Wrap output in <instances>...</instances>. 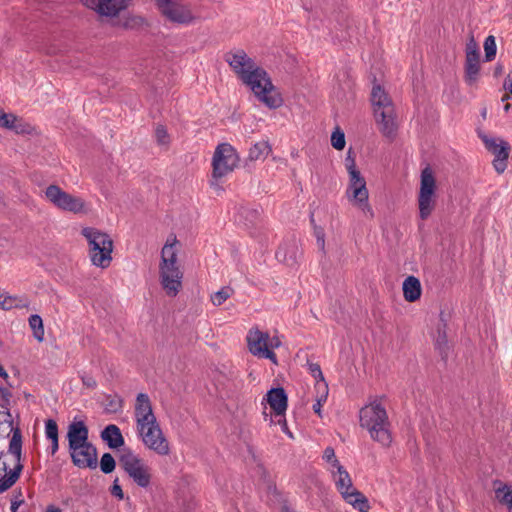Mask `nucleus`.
<instances>
[{"label": "nucleus", "mask_w": 512, "mask_h": 512, "mask_svg": "<svg viewBox=\"0 0 512 512\" xmlns=\"http://www.w3.org/2000/svg\"><path fill=\"white\" fill-rule=\"evenodd\" d=\"M224 59L242 83L248 86L266 107L277 109L283 105V98L273 85L268 73L243 49L227 52Z\"/></svg>", "instance_id": "nucleus-1"}, {"label": "nucleus", "mask_w": 512, "mask_h": 512, "mask_svg": "<svg viewBox=\"0 0 512 512\" xmlns=\"http://www.w3.org/2000/svg\"><path fill=\"white\" fill-rule=\"evenodd\" d=\"M68 448L72 463L81 469L97 467V449L89 441V430L82 420H73L67 430Z\"/></svg>", "instance_id": "nucleus-2"}, {"label": "nucleus", "mask_w": 512, "mask_h": 512, "mask_svg": "<svg viewBox=\"0 0 512 512\" xmlns=\"http://www.w3.org/2000/svg\"><path fill=\"white\" fill-rule=\"evenodd\" d=\"M360 425L368 430L371 438L383 447H389L392 436L389 430V420L386 409L378 399L370 401L361 408Z\"/></svg>", "instance_id": "nucleus-3"}, {"label": "nucleus", "mask_w": 512, "mask_h": 512, "mask_svg": "<svg viewBox=\"0 0 512 512\" xmlns=\"http://www.w3.org/2000/svg\"><path fill=\"white\" fill-rule=\"evenodd\" d=\"M177 239L170 236L161 251L159 265L160 283L170 297H175L182 288L183 273L177 263Z\"/></svg>", "instance_id": "nucleus-4"}, {"label": "nucleus", "mask_w": 512, "mask_h": 512, "mask_svg": "<svg viewBox=\"0 0 512 512\" xmlns=\"http://www.w3.org/2000/svg\"><path fill=\"white\" fill-rule=\"evenodd\" d=\"M371 103L374 117L381 133L387 137L394 136L397 130L394 104L387 92L379 85L373 86Z\"/></svg>", "instance_id": "nucleus-5"}, {"label": "nucleus", "mask_w": 512, "mask_h": 512, "mask_svg": "<svg viewBox=\"0 0 512 512\" xmlns=\"http://www.w3.org/2000/svg\"><path fill=\"white\" fill-rule=\"evenodd\" d=\"M239 155L229 143L219 144L212 157V178L210 185L215 190H222L220 179L232 173L239 164Z\"/></svg>", "instance_id": "nucleus-6"}, {"label": "nucleus", "mask_w": 512, "mask_h": 512, "mask_svg": "<svg viewBox=\"0 0 512 512\" xmlns=\"http://www.w3.org/2000/svg\"><path fill=\"white\" fill-rule=\"evenodd\" d=\"M82 235L89 244V253L92 263L101 268H107L112 261L113 241L110 236L96 228L85 227Z\"/></svg>", "instance_id": "nucleus-7"}, {"label": "nucleus", "mask_w": 512, "mask_h": 512, "mask_svg": "<svg viewBox=\"0 0 512 512\" xmlns=\"http://www.w3.org/2000/svg\"><path fill=\"white\" fill-rule=\"evenodd\" d=\"M119 464L129 478L140 488H148L152 482L150 466L131 449H124L119 457Z\"/></svg>", "instance_id": "nucleus-8"}, {"label": "nucleus", "mask_w": 512, "mask_h": 512, "mask_svg": "<svg viewBox=\"0 0 512 512\" xmlns=\"http://www.w3.org/2000/svg\"><path fill=\"white\" fill-rule=\"evenodd\" d=\"M436 179L430 167L421 171L420 189L418 194L419 217L428 219L436 206Z\"/></svg>", "instance_id": "nucleus-9"}, {"label": "nucleus", "mask_w": 512, "mask_h": 512, "mask_svg": "<svg viewBox=\"0 0 512 512\" xmlns=\"http://www.w3.org/2000/svg\"><path fill=\"white\" fill-rule=\"evenodd\" d=\"M137 435L143 445L159 456L170 454V443L158 422L136 428Z\"/></svg>", "instance_id": "nucleus-10"}, {"label": "nucleus", "mask_w": 512, "mask_h": 512, "mask_svg": "<svg viewBox=\"0 0 512 512\" xmlns=\"http://www.w3.org/2000/svg\"><path fill=\"white\" fill-rule=\"evenodd\" d=\"M346 194L353 205L357 206L365 215L373 217L374 213L368 202L369 192L366 181L360 171H351Z\"/></svg>", "instance_id": "nucleus-11"}, {"label": "nucleus", "mask_w": 512, "mask_h": 512, "mask_svg": "<svg viewBox=\"0 0 512 512\" xmlns=\"http://www.w3.org/2000/svg\"><path fill=\"white\" fill-rule=\"evenodd\" d=\"M45 196L55 207L63 211L80 213L85 207L82 198L65 192L57 185H49L45 190Z\"/></svg>", "instance_id": "nucleus-12"}, {"label": "nucleus", "mask_w": 512, "mask_h": 512, "mask_svg": "<svg viewBox=\"0 0 512 512\" xmlns=\"http://www.w3.org/2000/svg\"><path fill=\"white\" fill-rule=\"evenodd\" d=\"M479 137L485 145V148L494 155L493 167L498 174H502L507 168V160L510 152V144L495 137H489L486 134L479 133Z\"/></svg>", "instance_id": "nucleus-13"}, {"label": "nucleus", "mask_w": 512, "mask_h": 512, "mask_svg": "<svg viewBox=\"0 0 512 512\" xmlns=\"http://www.w3.org/2000/svg\"><path fill=\"white\" fill-rule=\"evenodd\" d=\"M156 4L161 13L172 22L187 25L194 20L189 7L180 0H156Z\"/></svg>", "instance_id": "nucleus-14"}, {"label": "nucleus", "mask_w": 512, "mask_h": 512, "mask_svg": "<svg viewBox=\"0 0 512 512\" xmlns=\"http://www.w3.org/2000/svg\"><path fill=\"white\" fill-rule=\"evenodd\" d=\"M269 335L260 330H250L247 335L249 351L259 358L269 359L277 363L275 353L269 348Z\"/></svg>", "instance_id": "nucleus-15"}, {"label": "nucleus", "mask_w": 512, "mask_h": 512, "mask_svg": "<svg viewBox=\"0 0 512 512\" xmlns=\"http://www.w3.org/2000/svg\"><path fill=\"white\" fill-rule=\"evenodd\" d=\"M134 409L136 428L157 422L150 398L146 393L137 395Z\"/></svg>", "instance_id": "nucleus-16"}, {"label": "nucleus", "mask_w": 512, "mask_h": 512, "mask_svg": "<svg viewBox=\"0 0 512 512\" xmlns=\"http://www.w3.org/2000/svg\"><path fill=\"white\" fill-rule=\"evenodd\" d=\"M267 402L276 415H282L287 409V395L283 388H272L267 393Z\"/></svg>", "instance_id": "nucleus-17"}, {"label": "nucleus", "mask_w": 512, "mask_h": 512, "mask_svg": "<svg viewBox=\"0 0 512 512\" xmlns=\"http://www.w3.org/2000/svg\"><path fill=\"white\" fill-rule=\"evenodd\" d=\"M342 498L346 503L351 505L354 509L358 510L359 512H368L370 509L367 497L362 492L357 490L355 487H353L346 493L342 492Z\"/></svg>", "instance_id": "nucleus-18"}, {"label": "nucleus", "mask_w": 512, "mask_h": 512, "mask_svg": "<svg viewBox=\"0 0 512 512\" xmlns=\"http://www.w3.org/2000/svg\"><path fill=\"white\" fill-rule=\"evenodd\" d=\"M101 439L111 449H118L124 445V438L121 430L115 424H109L102 430Z\"/></svg>", "instance_id": "nucleus-19"}, {"label": "nucleus", "mask_w": 512, "mask_h": 512, "mask_svg": "<svg viewBox=\"0 0 512 512\" xmlns=\"http://www.w3.org/2000/svg\"><path fill=\"white\" fill-rule=\"evenodd\" d=\"M493 487L496 501L508 511L512 506V484L495 480L493 482Z\"/></svg>", "instance_id": "nucleus-20"}, {"label": "nucleus", "mask_w": 512, "mask_h": 512, "mask_svg": "<svg viewBox=\"0 0 512 512\" xmlns=\"http://www.w3.org/2000/svg\"><path fill=\"white\" fill-rule=\"evenodd\" d=\"M330 473L336 489L341 496L342 492L346 493L354 487L348 471L343 466H339L336 470L330 469Z\"/></svg>", "instance_id": "nucleus-21"}, {"label": "nucleus", "mask_w": 512, "mask_h": 512, "mask_svg": "<svg viewBox=\"0 0 512 512\" xmlns=\"http://www.w3.org/2000/svg\"><path fill=\"white\" fill-rule=\"evenodd\" d=\"M404 299L408 302L417 301L422 292L420 280L415 276H408L402 285Z\"/></svg>", "instance_id": "nucleus-22"}, {"label": "nucleus", "mask_w": 512, "mask_h": 512, "mask_svg": "<svg viewBox=\"0 0 512 512\" xmlns=\"http://www.w3.org/2000/svg\"><path fill=\"white\" fill-rule=\"evenodd\" d=\"M480 71V56H466L465 80L469 85L475 83Z\"/></svg>", "instance_id": "nucleus-23"}, {"label": "nucleus", "mask_w": 512, "mask_h": 512, "mask_svg": "<svg viewBox=\"0 0 512 512\" xmlns=\"http://www.w3.org/2000/svg\"><path fill=\"white\" fill-rule=\"evenodd\" d=\"M315 393V403L313 404L312 408L313 411L321 417V408L323 404L327 401L329 393V388L326 381H318L317 383H315Z\"/></svg>", "instance_id": "nucleus-24"}, {"label": "nucleus", "mask_w": 512, "mask_h": 512, "mask_svg": "<svg viewBox=\"0 0 512 512\" xmlns=\"http://www.w3.org/2000/svg\"><path fill=\"white\" fill-rule=\"evenodd\" d=\"M131 0H104L103 7L101 8V15L116 16L122 10L126 9Z\"/></svg>", "instance_id": "nucleus-25"}, {"label": "nucleus", "mask_w": 512, "mask_h": 512, "mask_svg": "<svg viewBox=\"0 0 512 512\" xmlns=\"http://www.w3.org/2000/svg\"><path fill=\"white\" fill-rule=\"evenodd\" d=\"M270 152V144L267 141H259L249 149L248 158L250 161L264 160Z\"/></svg>", "instance_id": "nucleus-26"}, {"label": "nucleus", "mask_w": 512, "mask_h": 512, "mask_svg": "<svg viewBox=\"0 0 512 512\" xmlns=\"http://www.w3.org/2000/svg\"><path fill=\"white\" fill-rule=\"evenodd\" d=\"M29 326L33 331V336L39 342H42L44 339V327L43 320L38 314H33L29 317Z\"/></svg>", "instance_id": "nucleus-27"}, {"label": "nucleus", "mask_w": 512, "mask_h": 512, "mask_svg": "<svg viewBox=\"0 0 512 512\" xmlns=\"http://www.w3.org/2000/svg\"><path fill=\"white\" fill-rule=\"evenodd\" d=\"M28 304L26 301L19 299L17 296L5 295L0 296V308L3 310H10L14 307H27Z\"/></svg>", "instance_id": "nucleus-28"}, {"label": "nucleus", "mask_w": 512, "mask_h": 512, "mask_svg": "<svg viewBox=\"0 0 512 512\" xmlns=\"http://www.w3.org/2000/svg\"><path fill=\"white\" fill-rule=\"evenodd\" d=\"M322 458L329 465V471L330 469L336 470L339 466H342L335 455L334 449L330 446L325 448Z\"/></svg>", "instance_id": "nucleus-29"}, {"label": "nucleus", "mask_w": 512, "mask_h": 512, "mask_svg": "<svg viewBox=\"0 0 512 512\" xmlns=\"http://www.w3.org/2000/svg\"><path fill=\"white\" fill-rule=\"evenodd\" d=\"M484 51L486 61H492L495 58L497 46L494 36L490 35L485 39Z\"/></svg>", "instance_id": "nucleus-30"}, {"label": "nucleus", "mask_w": 512, "mask_h": 512, "mask_svg": "<svg viewBox=\"0 0 512 512\" xmlns=\"http://www.w3.org/2000/svg\"><path fill=\"white\" fill-rule=\"evenodd\" d=\"M346 144L344 132L337 127L331 135V145L336 150L344 149Z\"/></svg>", "instance_id": "nucleus-31"}, {"label": "nucleus", "mask_w": 512, "mask_h": 512, "mask_svg": "<svg viewBox=\"0 0 512 512\" xmlns=\"http://www.w3.org/2000/svg\"><path fill=\"white\" fill-rule=\"evenodd\" d=\"M231 288L223 287L219 291L215 292L211 295V301L215 306L222 305L230 296H231Z\"/></svg>", "instance_id": "nucleus-32"}, {"label": "nucleus", "mask_w": 512, "mask_h": 512, "mask_svg": "<svg viewBox=\"0 0 512 512\" xmlns=\"http://www.w3.org/2000/svg\"><path fill=\"white\" fill-rule=\"evenodd\" d=\"M116 466L115 460L110 453H104L100 460V469L103 473L109 474L114 471Z\"/></svg>", "instance_id": "nucleus-33"}, {"label": "nucleus", "mask_w": 512, "mask_h": 512, "mask_svg": "<svg viewBox=\"0 0 512 512\" xmlns=\"http://www.w3.org/2000/svg\"><path fill=\"white\" fill-rule=\"evenodd\" d=\"M16 120L17 117L14 114L5 113L0 108V127L7 129H16L18 131L17 127L15 126Z\"/></svg>", "instance_id": "nucleus-34"}, {"label": "nucleus", "mask_w": 512, "mask_h": 512, "mask_svg": "<svg viewBox=\"0 0 512 512\" xmlns=\"http://www.w3.org/2000/svg\"><path fill=\"white\" fill-rule=\"evenodd\" d=\"M45 435L47 439H58V425L55 420L48 419L45 422Z\"/></svg>", "instance_id": "nucleus-35"}, {"label": "nucleus", "mask_w": 512, "mask_h": 512, "mask_svg": "<svg viewBox=\"0 0 512 512\" xmlns=\"http://www.w3.org/2000/svg\"><path fill=\"white\" fill-rule=\"evenodd\" d=\"M156 140L159 145H168L170 138L164 126L158 125L155 129Z\"/></svg>", "instance_id": "nucleus-36"}, {"label": "nucleus", "mask_w": 512, "mask_h": 512, "mask_svg": "<svg viewBox=\"0 0 512 512\" xmlns=\"http://www.w3.org/2000/svg\"><path fill=\"white\" fill-rule=\"evenodd\" d=\"M311 223L314 225V235L316 237L318 247L324 251L325 248V233L321 227L315 225L313 216H311Z\"/></svg>", "instance_id": "nucleus-37"}, {"label": "nucleus", "mask_w": 512, "mask_h": 512, "mask_svg": "<svg viewBox=\"0 0 512 512\" xmlns=\"http://www.w3.org/2000/svg\"><path fill=\"white\" fill-rule=\"evenodd\" d=\"M308 370L311 375L315 378L316 383L318 381H325L320 365L317 363H308Z\"/></svg>", "instance_id": "nucleus-38"}, {"label": "nucleus", "mask_w": 512, "mask_h": 512, "mask_svg": "<svg viewBox=\"0 0 512 512\" xmlns=\"http://www.w3.org/2000/svg\"><path fill=\"white\" fill-rule=\"evenodd\" d=\"M83 5L95 10L101 15V8L103 7L104 0H81Z\"/></svg>", "instance_id": "nucleus-39"}, {"label": "nucleus", "mask_w": 512, "mask_h": 512, "mask_svg": "<svg viewBox=\"0 0 512 512\" xmlns=\"http://www.w3.org/2000/svg\"><path fill=\"white\" fill-rule=\"evenodd\" d=\"M345 166H346V169L348 171V174H349V178L351 177V171H359L357 168H356V164H355V158L351 156V150L348 151L347 153V157L345 159Z\"/></svg>", "instance_id": "nucleus-40"}, {"label": "nucleus", "mask_w": 512, "mask_h": 512, "mask_svg": "<svg viewBox=\"0 0 512 512\" xmlns=\"http://www.w3.org/2000/svg\"><path fill=\"white\" fill-rule=\"evenodd\" d=\"M466 56H480L478 46L473 38L466 45Z\"/></svg>", "instance_id": "nucleus-41"}, {"label": "nucleus", "mask_w": 512, "mask_h": 512, "mask_svg": "<svg viewBox=\"0 0 512 512\" xmlns=\"http://www.w3.org/2000/svg\"><path fill=\"white\" fill-rule=\"evenodd\" d=\"M81 381L83 385L89 389H95L97 387V381L91 375L83 374L81 376Z\"/></svg>", "instance_id": "nucleus-42"}, {"label": "nucleus", "mask_w": 512, "mask_h": 512, "mask_svg": "<svg viewBox=\"0 0 512 512\" xmlns=\"http://www.w3.org/2000/svg\"><path fill=\"white\" fill-rule=\"evenodd\" d=\"M276 257L279 260L286 262V264L288 265H293V263L295 262L294 256L291 255L289 259L286 257V252L282 247L279 248L278 251L276 252Z\"/></svg>", "instance_id": "nucleus-43"}, {"label": "nucleus", "mask_w": 512, "mask_h": 512, "mask_svg": "<svg viewBox=\"0 0 512 512\" xmlns=\"http://www.w3.org/2000/svg\"><path fill=\"white\" fill-rule=\"evenodd\" d=\"M438 338L436 340V347L440 350L441 353L444 352V349L446 348L447 346V340H446V335L445 333H441L440 331L438 332Z\"/></svg>", "instance_id": "nucleus-44"}, {"label": "nucleus", "mask_w": 512, "mask_h": 512, "mask_svg": "<svg viewBox=\"0 0 512 512\" xmlns=\"http://www.w3.org/2000/svg\"><path fill=\"white\" fill-rule=\"evenodd\" d=\"M111 494L119 499H123L124 498V494H123V491H122V488L121 486L118 484V480L116 479L112 485V488H111Z\"/></svg>", "instance_id": "nucleus-45"}, {"label": "nucleus", "mask_w": 512, "mask_h": 512, "mask_svg": "<svg viewBox=\"0 0 512 512\" xmlns=\"http://www.w3.org/2000/svg\"><path fill=\"white\" fill-rule=\"evenodd\" d=\"M503 88L506 91H508L512 96V71H509V73L507 74L503 83Z\"/></svg>", "instance_id": "nucleus-46"}, {"label": "nucleus", "mask_w": 512, "mask_h": 512, "mask_svg": "<svg viewBox=\"0 0 512 512\" xmlns=\"http://www.w3.org/2000/svg\"><path fill=\"white\" fill-rule=\"evenodd\" d=\"M23 500L18 499L17 497L11 501L10 510L11 512H17L19 506L22 504Z\"/></svg>", "instance_id": "nucleus-47"}, {"label": "nucleus", "mask_w": 512, "mask_h": 512, "mask_svg": "<svg viewBox=\"0 0 512 512\" xmlns=\"http://www.w3.org/2000/svg\"><path fill=\"white\" fill-rule=\"evenodd\" d=\"M3 411H9L8 407H7V406H5V405H1V406H0V412H3ZM8 413L11 415V413H10V412H8ZM0 419H1V420H0V424H4V425H5V427H7V424H6V422L4 421V418H3V417H1ZM6 430H7V431H9V429H8V428H6ZM9 434H10V433H9V432H7V435H9Z\"/></svg>", "instance_id": "nucleus-48"}, {"label": "nucleus", "mask_w": 512, "mask_h": 512, "mask_svg": "<svg viewBox=\"0 0 512 512\" xmlns=\"http://www.w3.org/2000/svg\"><path fill=\"white\" fill-rule=\"evenodd\" d=\"M59 448L58 439L51 440V454L54 455Z\"/></svg>", "instance_id": "nucleus-49"}, {"label": "nucleus", "mask_w": 512, "mask_h": 512, "mask_svg": "<svg viewBox=\"0 0 512 512\" xmlns=\"http://www.w3.org/2000/svg\"><path fill=\"white\" fill-rule=\"evenodd\" d=\"M279 345H280V342H279V340H277V339H276V340H274V339H273V340H271V341L269 342V348H270L272 351H273V349H274V348H277Z\"/></svg>", "instance_id": "nucleus-50"}, {"label": "nucleus", "mask_w": 512, "mask_h": 512, "mask_svg": "<svg viewBox=\"0 0 512 512\" xmlns=\"http://www.w3.org/2000/svg\"><path fill=\"white\" fill-rule=\"evenodd\" d=\"M0 377H2L5 380H7V378L9 377L8 373L6 372L2 365H0Z\"/></svg>", "instance_id": "nucleus-51"}, {"label": "nucleus", "mask_w": 512, "mask_h": 512, "mask_svg": "<svg viewBox=\"0 0 512 512\" xmlns=\"http://www.w3.org/2000/svg\"><path fill=\"white\" fill-rule=\"evenodd\" d=\"M46 512H62V511L58 507L51 505V506H48Z\"/></svg>", "instance_id": "nucleus-52"}, {"label": "nucleus", "mask_w": 512, "mask_h": 512, "mask_svg": "<svg viewBox=\"0 0 512 512\" xmlns=\"http://www.w3.org/2000/svg\"><path fill=\"white\" fill-rule=\"evenodd\" d=\"M510 99L512 100V96H511V94L508 92V93H506V94H504V95L502 96L501 101H502V102H506V101H508V100H510Z\"/></svg>", "instance_id": "nucleus-53"}, {"label": "nucleus", "mask_w": 512, "mask_h": 512, "mask_svg": "<svg viewBox=\"0 0 512 512\" xmlns=\"http://www.w3.org/2000/svg\"><path fill=\"white\" fill-rule=\"evenodd\" d=\"M501 72H502V66L498 65V66L496 67V71H495V73H496V74H500Z\"/></svg>", "instance_id": "nucleus-54"}, {"label": "nucleus", "mask_w": 512, "mask_h": 512, "mask_svg": "<svg viewBox=\"0 0 512 512\" xmlns=\"http://www.w3.org/2000/svg\"><path fill=\"white\" fill-rule=\"evenodd\" d=\"M510 108H511V105H510L509 103H507V104L504 106V111L507 113V112H509Z\"/></svg>", "instance_id": "nucleus-55"}]
</instances>
